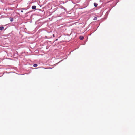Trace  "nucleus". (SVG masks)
<instances>
[{
    "label": "nucleus",
    "mask_w": 135,
    "mask_h": 135,
    "mask_svg": "<svg viewBox=\"0 0 135 135\" xmlns=\"http://www.w3.org/2000/svg\"><path fill=\"white\" fill-rule=\"evenodd\" d=\"M97 17H95L93 19V20H97Z\"/></svg>",
    "instance_id": "obj_7"
},
{
    "label": "nucleus",
    "mask_w": 135,
    "mask_h": 135,
    "mask_svg": "<svg viewBox=\"0 0 135 135\" xmlns=\"http://www.w3.org/2000/svg\"><path fill=\"white\" fill-rule=\"evenodd\" d=\"M79 38L81 40H82L84 39V37L82 36H81L79 37Z\"/></svg>",
    "instance_id": "obj_2"
},
{
    "label": "nucleus",
    "mask_w": 135,
    "mask_h": 135,
    "mask_svg": "<svg viewBox=\"0 0 135 135\" xmlns=\"http://www.w3.org/2000/svg\"><path fill=\"white\" fill-rule=\"evenodd\" d=\"M10 19V21H11V22H12V21H13V18H9Z\"/></svg>",
    "instance_id": "obj_5"
},
{
    "label": "nucleus",
    "mask_w": 135,
    "mask_h": 135,
    "mask_svg": "<svg viewBox=\"0 0 135 135\" xmlns=\"http://www.w3.org/2000/svg\"><path fill=\"white\" fill-rule=\"evenodd\" d=\"M94 4L95 7H97L98 6V4L96 3H94Z\"/></svg>",
    "instance_id": "obj_3"
},
{
    "label": "nucleus",
    "mask_w": 135,
    "mask_h": 135,
    "mask_svg": "<svg viewBox=\"0 0 135 135\" xmlns=\"http://www.w3.org/2000/svg\"><path fill=\"white\" fill-rule=\"evenodd\" d=\"M3 29H4V27H0V30H2Z\"/></svg>",
    "instance_id": "obj_4"
},
{
    "label": "nucleus",
    "mask_w": 135,
    "mask_h": 135,
    "mask_svg": "<svg viewBox=\"0 0 135 135\" xmlns=\"http://www.w3.org/2000/svg\"><path fill=\"white\" fill-rule=\"evenodd\" d=\"M36 6H32V8L33 9H36Z\"/></svg>",
    "instance_id": "obj_1"
},
{
    "label": "nucleus",
    "mask_w": 135,
    "mask_h": 135,
    "mask_svg": "<svg viewBox=\"0 0 135 135\" xmlns=\"http://www.w3.org/2000/svg\"><path fill=\"white\" fill-rule=\"evenodd\" d=\"M53 36L54 37H55V35H54V34H53Z\"/></svg>",
    "instance_id": "obj_8"
},
{
    "label": "nucleus",
    "mask_w": 135,
    "mask_h": 135,
    "mask_svg": "<svg viewBox=\"0 0 135 135\" xmlns=\"http://www.w3.org/2000/svg\"><path fill=\"white\" fill-rule=\"evenodd\" d=\"M37 66V65L36 64H35L33 65V67H36Z\"/></svg>",
    "instance_id": "obj_6"
},
{
    "label": "nucleus",
    "mask_w": 135,
    "mask_h": 135,
    "mask_svg": "<svg viewBox=\"0 0 135 135\" xmlns=\"http://www.w3.org/2000/svg\"><path fill=\"white\" fill-rule=\"evenodd\" d=\"M21 12H23V11H22V10H21Z\"/></svg>",
    "instance_id": "obj_9"
}]
</instances>
